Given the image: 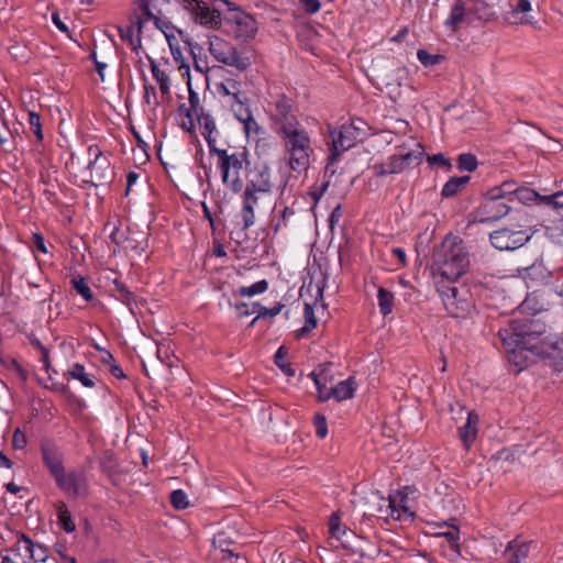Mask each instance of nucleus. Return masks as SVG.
Masks as SVG:
<instances>
[{
	"label": "nucleus",
	"mask_w": 563,
	"mask_h": 563,
	"mask_svg": "<svg viewBox=\"0 0 563 563\" xmlns=\"http://www.w3.org/2000/svg\"><path fill=\"white\" fill-rule=\"evenodd\" d=\"M545 323L533 316L512 318L508 325L498 331V335L509 361L521 365V355L528 351L537 355L550 354L549 343L551 339L545 334Z\"/></svg>",
	"instance_id": "obj_1"
},
{
	"label": "nucleus",
	"mask_w": 563,
	"mask_h": 563,
	"mask_svg": "<svg viewBox=\"0 0 563 563\" xmlns=\"http://www.w3.org/2000/svg\"><path fill=\"white\" fill-rule=\"evenodd\" d=\"M194 69L188 74L189 104L187 111L190 125L188 132L194 135L200 133L206 142H211V119L205 111L203 103L209 99L210 79L208 59L201 57L202 48L191 46Z\"/></svg>",
	"instance_id": "obj_2"
},
{
	"label": "nucleus",
	"mask_w": 563,
	"mask_h": 563,
	"mask_svg": "<svg viewBox=\"0 0 563 563\" xmlns=\"http://www.w3.org/2000/svg\"><path fill=\"white\" fill-rule=\"evenodd\" d=\"M433 274L439 275L438 280L456 282L470 268V252L464 241L452 233L446 234L441 243L433 249Z\"/></svg>",
	"instance_id": "obj_3"
},
{
	"label": "nucleus",
	"mask_w": 563,
	"mask_h": 563,
	"mask_svg": "<svg viewBox=\"0 0 563 563\" xmlns=\"http://www.w3.org/2000/svg\"><path fill=\"white\" fill-rule=\"evenodd\" d=\"M282 141L288 166L295 172L306 170L313 153L311 137L303 126L276 134Z\"/></svg>",
	"instance_id": "obj_4"
},
{
	"label": "nucleus",
	"mask_w": 563,
	"mask_h": 563,
	"mask_svg": "<svg viewBox=\"0 0 563 563\" xmlns=\"http://www.w3.org/2000/svg\"><path fill=\"white\" fill-rule=\"evenodd\" d=\"M221 29L228 35L246 42L253 38L257 32V23L249 13L236 8H229L222 15L213 9V30Z\"/></svg>",
	"instance_id": "obj_5"
},
{
	"label": "nucleus",
	"mask_w": 563,
	"mask_h": 563,
	"mask_svg": "<svg viewBox=\"0 0 563 563\" xmlns=\"http://www.w3.org/2000/svg\"><path fill=\"white\" fill-rule=\"evenodd\" d=\"M295 100L285 93H277L268 103V119L275 134L302 126L298 119Z\"/></svg>",
	"instance_id": "obj_6"
},
{
	"label": "nucleus",
	"mask_w": 563,
	"mask_h": 563,
	"mask_svg": "<svg viewBox=\"0 0 563 563\" xmlns=\"http://www.w3.org/2000/svg\"><path fill=\"white\" fill-rule=\"evenodd\" d=\"M454 283L437 280L435 287L448 313L454 318H466L474 308L472 295L466 287H457Z\"/></svg>",
	"instance_id": "obj_7"
},
{
	"label": "nucleus",
	"mask_w": 563,
	"mask_h": 563,
	"mask_svg": "<svg viewBox=\"0 0 563 563\" xmlns=\"http://www.w3.org/2000/svg\"><path fill=\"white\" fill-rule=\"evenodd\" d=\"M355 122L363 123L362 119H352L349 123H344L339 128L330 130V136L332 140V147L330 155L328 156V164L325 166V173L330 172L334 174V169H331L334 163H336L340 156L352 148L358 141L362 140L364 130L360 126H355Z\"/></svg>",
	"instance_id": "obj_8"
},
{
	"label": "nucleus",
	"mask_w": 563,
	"mask_h": 563,
	"mask_svg": "<svg viewBox=\"0 0 563 563\" xmlns=\"http://www.w3.org/2000/svg\"><path fill=\"white\" fill-rule=\"evenodd\" d=\"M208 144L209 152L206 154L202 148H199L196 154V159L199 163V170L197 172L196 178L188 186L189 199L197 201L203 208L206 219L211 222V211L207 205V195L211 188L210 172L211 165V143Z\"/></svg>",
	"instance_id": "obj_9"
},
{
	"label": "nucleus",
	"mask_w": 563,
	"mask_h": 563,
	"mask_svg": "<svg viewBox=\"0 0 563 563\" xmlns=\"http://www.w3.org/2000/svg\"><path fill=\"white\" fill-rule=\"evenodd\" d=\"M213 154L218 156V167L223 184L229 186L234 192H239L243 187L240 172L247 158L246 151L242 150L229 153L227 150H220L213 146Z\"/></svg>",
	"instance_id": "obj_10"
},
{
	"label": "nucleus",
	"mask_w": 563,
	"mask_h": 563,
	"mask_svg": "<svg viewBox=\"0 0 563 563\" xmlns=\"http://www.w3.org/2000/svg\"><path fill=\"white\" fill-rule=\"evenodd\" d=\"M493 5L489 2H456L452 8L451 14L445 21V25L455 32L460 24H467L478 21H488L495 16Z\"/></svg>",
	"instance_id": "obj_11"
},
{
	"label": "nucleus",
	"mask_w": 563,
	"mask_h": 563,
	"mask_svg": "<svg viewBox=\"0 0 563 563\" xmlns=\"http://www.w3.org/2000/svg\"><path fill=\"white\" fill-rule=\"evenodd\" d=\"M417 151L405 152L402 148L399 153L391 155L387 163L376 167L378 168L376 174L378 176L399 174L412 165H419L423 155V148L420 144H417Z\"/></svg>",
	"instance_id": "obj_12"
},
{
	"label": "nucleus",
	"mask_w": 563,
	"mask_h": 563,
	"mask_svg": "<svg viewBox=\"0 0 563 563\" xmlns=\"http://www.w3.org/2000/svg\"><path fill=\"white\" fill-rule=\"evenodd\" d=\"M509 202L487 191L479 207L475 210V220L485 223L501 219L510 211Z\"/></svg>",
	"instance_id": "obj_13"
},
{
	"label": "nucleus",
	"mask_w": 563,
	"mask_h": 563,
	"mask_svg": "<svg viewBox=\"0 0 563 563\" xmlns=\"http://www.w3.org/2000/svg\"><path fill=\"white\" fill-rule=\"evenodd\" d=\"M213 58L239 70L246 69L251 64L250 59L241 56L235 47L216 36H213Z\"/></svg>",
	"instance_id": "obj_14"
},
{
	"label": "nucleus",
	"mask_w": 563,
	"mask_h": 563,
	"mask_svg": "<svg viewBox=\"0 0 563 563\" xmlns=\"http://www.w3.org/2000/svg\"><path fill=\"white\" fill-rule=\"evenodd\" d=\"M489 240L492 245L499 251H512L522 246L529 240V236L523 231L505 228L490 233Z\"/></svg>",
	"instance_id": "obj_15"
},
{
	"label": "nucleus",
	"mask_w": 563,
	"mask_h": 563,
	"mask_svg": "<svg viewBox=\"0 0 563 563\" xmlns=\"http://www.w3.org/2000/svg\"><path fill=\"white\" fill-rule=\"evenodd\" d=\"M538 549L539 544L537 541L517 537L508 542L504 556L507 563H525L530 554L537 552Z\"/></svg>",
	"instance_id": "obj_16"
},
{
	"label": "nucleus",
	"mask_w": 563,
	"mask_h": 563,
	"mask_svg": "<svg viewBox=\"0 0 563 563\" xmlns=\"http://www.w3.org/2000/svg\"><path fill=\"white\" fill-rule=\"evenodd\" d=\"M260 194L268 195L272 190L271 169L266 164H255L246 175V187Z\"/></svg>",
	"instance_id": "obj_17"
},
{
	"label": "nucleus",
	"mask_w": 563,
	"mask_h": 563,
	"mask_svg": "<svg viewBox=\"0 0 563 563\" xmlns=\"http://www.w3.org/2000/svg\"><path fill=\"white\" fill-rule=\"evenodd\" d=\"M56 484L60 489L66 492L71 496H82L87 492V483L82 473L77 471H71L66 473L64 471L56 479Z\"/></svg>",
	"instance_id": "obj_18"
},
{
	"label": "nucleus",
	"mask_w": 563,
	"mask_h": 563,
	"mask_svg": "<svg viewBox=\"0 0 563 563\" xmlns=\"http://www.w3.org/2000/svg\"><path fill=\"white\" fill-rule=\"evenodd\" d=\"M89 152L93 153L95 161L89 164L91 179L96 184H102L112 176L110 163L98 150V147H89Z\"/></svg>",
	"instance_id": "obj_19"
},
{
	"label": "nucleus",
	"mask_w": 563,
	"mask_h": 563,
	"mask_svg": "<svg viewBox=\"0 0 563 563\" xmlns=\"http://www.w3.org/2000/svg\"><path fill=\"white\" fill-rule=\"evenodd\" d=\"M265 194L245 189L243 194L242 219L244 229L252 227L255 222L254 209Z\"/></svg>",
	"instance_id": "obj_20"
},
{
	"label": "nucleus",
	"mask_w": 563,
	"mask_h": 563,
	"mask_svg": "<svg viewBox=\"0 0 563 563\" xmlns=\"http://www.w3.org/2000/svg\"><path fill=\"white\" fill-rule=\"evenodd\" d=\"M218 529L213 536V545L219 542L222 545L225 542H231L238 534L235 520L231 516L223 517L221 521L217 522Z\"/></svg>",
	"instance_id": "obj_21"
},
{
	"label": "nucleus",
	"mask_w": 563,
	"mask_h": 563,
	"mask_svg": "<svg viewBox=\"0 0 563 563\" xmlns=\"http://www.w3.org/2000/svg\"><path fill=\"white\" fill-rule=\"evenodd\" d=\"M478 416L474 411L467 412L466 422L459 428V437L465 450H470L477 435Z\"/></svg>",
	"instance_id": "obj_22"
},
{
	"label": "nucleus",
	"mask_w": 563,
	"mask_h": 563,
	"mask_svg": "<svg viewBox=\"0 0 563 563\" xmlns=\"http://www.w3.org/2000/svg\"><path fill=\"white\" fill-rule=\"evenodd\" d=\"M42 454L44 464L56 479L65 471L60 453L53 448L44 446L42 448Z\"/></svg>",
	"instance_id": "obj_23"
},
{
	"label": "nucleus",
	"mask_w": 563,
	"mask_h": 563,
	"mask_svg": "<svg viewBox=\"0 0 563 563\" xmlns=\"http://www.w3.org/2000/svg\"><path fill=\"white\" fill-rule=\"evenodd\" d=\"M510 10L505 13V20L512 24L518 23H531V19L527 16V13L531 11V2H517L514 5L508 2Z\"/></svg>",
	"instance_id": "obj_24"
},
{
	"label": "nucleus",
	"mask_w": 563,
	"mask_h": 563,
	"mask_svg": "<svg viewBox=\"0 0 563 563\" xmlns=\"http://www.w3.org/2000/svg\"><path fill=\"white\" fill-rule=\"evenodd\" d=\"M377 499L380 503L386 504V507L390 509L389 515L391 517H396L397 519L400 518L401 511H408V498L407 496L401 495L400 493H397L396 495H389L387 499L383 497H377Z\"/></svg>",
	"instance_id": "obj_25"
},
{
	"label": "nucleus",
	"mask_w": 563,
	"mask_h": 563,
	"mask_svg": "<svg viewBox=\"0 0 563 563\" xmlns=\"http://www.w3.org/2000/svg\"><path fill=\"white\" fill-rule=\"evenodd\" d=\"M356 384L353 377L339 382L331 387V397L338 401H343L353 398Z\"/></svg>",
	"instance_id": "obj_26"
},
{
	"label": "nucleus",
	"mask_w": 563,
	"mask_h": 563,
	"mask_svg": "<svg viewBox=\"0 0 563 563\" xmlns=\"http://www.w3.org/2000/svg\"><path fill=\"white\" fill-rule=\"evenodd\" d=\"M471 180V176H460L450 178L442 187L441 196L443 198H452L461 192Z\"/></svg>",
	"instance_id": "obj_27"
},
{
	"label": "nucleus",
	"mask_w": 563,
	"mask_h": 563,
	"mask_svg": "<svg viewBox=\"0 0 563 563\" xmlns=\"http://www.w3.org/2000/svg\"><path fill=\"white\" fill-rule=\"evenodd\" d=\"M439 527H446V531L439 532L440 537L445 538L449 547L456 554H460V529L456 525L448 521H442L438 523Z\"/></svg>",
	"instance_id": "obj_28"
},
{
	"label": "nucleus",
	"mask_w": 563,
	"mask_h": 563,
	"mask_svg": "<svg viewBox=\"0 0 563 563\" xmlns=\"http://www.w3.org/2000/svg\"><path fill=\"white\" fill-rule=\"evenodd\" d=\"M186 9L191 14L192 19L200 24H208L211 22V12L208 2H187Z\"/></svg>",
	"instance_id": "obj_29"
},
{
	"label": "nucleus",
	"mask_w": 563,
	"mask_h": 563,
	"mask_svg": "<svg viewBox=\"0 0 563 563\" xmlns=\"http://www.w3.org/2000/svg\"><path fill=\"white\" fill-rule=\"evenodd\" d=\"M305 324L300 329L295 331L296 339H301L308 335L318 324V320L314 314L313 306L309 302L305 303L303 307Z\"/></svg>",
	"instance_id": "obj_30"
},
{
	"label": "nucleus",
	"mask_w": 563,
	"mask_h": 563,
	"mask_svg": "<svg viewBox=\"0 0 563 563\" xmlns=\"http://www.w3.org/2000/svg\"><path fill=\"white\" fill-rule=\"evenodd\" d=\"M141 15L137 16V25L141 31L143 24L146 21L153 20L155 25L164 31V27H167L168 24L166 22H162L158 14H156L153 9L148 5V2H143L140 7Z\"/></svg>",
	"instance_id": "obj_31"
},
{
	"label": "nucleus",
	"mask_w": 563,
	"mask_h": 563,
	"mask_svg": "<svg viewBox=\"0 0 563 563\" xmlns=\"http://www.w3.org/2000/svg\"><path fill=\"white\" fill-rule=\"evenodd\" d=\"M518 189L519 187L515 181H505L500 186L490 188L489 195H495V197H499L507 202H512Z\"/></svg>",
	"instance_id": "obj_32"
},
{
	"label": "nucleus",
	"mask_w": 563,
	"mask_h": 563,
	"mask_svg": "<svg viewBox=\"0 0 563 563\" xmlns=\"http://www.w3.org/2000/svg\"><path fill=\"white\" fill-rule=\"evenodd\" d=\"M377 300L379 311L383 316H388L393 312L395 305V296L391 291L387 290L384 287H378L377 289Z\"/></svg>",
	"instance_id": "obj_33"
},
{
	"label": "nucleus",
	"mask_w": 563,
	"mask_h": 563,
	"mask_svg": "<svg viewBox=\"0 0 563 563\" xmlns=\"http://www.w3.org/2000/svg\"><path fill=\"white\" fill-rule=\"evenodd\" d=\"M544 195H540L536 190L528 187H519L517 190V195L515 200L523 203V205H543L542 197Z\"/></svg>",
	"instance_id": "obj_34"
},
{
	"label": "nucleus",
	"mask_w": 563,
	"mask_h": 563,
	"mask_svg": "<svg viewBox=\"0 0 563 563\" xmlns=\"http://www.w3.org/2000/svg\"><path fill=\"white\" fill-rule=\"evenodd\" d=\"M283 308H284L283 303H277L276 306H274L272 308H266L258 302L252 303V312H256L257 316L253 319V321L251 322V325H253L258 319H264V318H268V317L273 318V317L277 316L282 311Z\"/></svg>",
	"instance_id": "obj_35"
},
{
	"label": "nucleus",
	"mask_w": 563,
	"mask_h": 563,
	"mask_svg": "<svg viewBox=\"0 0 563 563\" xmlns=\"http://www.w3.org/2000/svg\"><path fill=\"white\" fill-rule=\"evenodd\" d=\"M329 531H330L332 537L336 538L338 540H341L343 548H349V545L346 544V541L343 540L342 538L347 536V534L352 536V532L347 531L345 528L341 527L340 517L338 515H335V514H333L330 517V520H329Z\"/></svg>",
	"instance_id": "obj_36"
},
{
	"label": "nucleus",
	"mask_w": 563,
	"mask_h": 563,
	"mask_svg": "<svg viewBox=\"0 0 563 563\" xmlns=\"http://www.w3.org/2000/svg\"><path fill=\"white\" fill-rule=\"evenodd\" d=\"M217 90L224 97H230V101H238L240 95V84L236 80L228 79L227 82L217 85Z\"/></svg>",
	"instance_id": "obj_37"
},
{
	"label": "nucleus",
	"mask_w": 563,
	"mask_h": 563,
	"mask_svg": "<svg viewBox=\"0 0 563 563\" xmlns=\"http://www.w3.org/2000/svg\"><path fill=\"white\" fill-rule=\"evenodd\" d=\"M0 145L8 153H11L14 150H16L15 137L9 131V129L5 126L1 117H0Z\"/></svg>",
	"instance_id": "obj_38"
},
{
	"label": "nucleus",
	"mask_w": 563,
	"mask_h": 563,
	"mask_svg": "<svg viewBox=\"0 0 563 563\" xmlns=\"http://www.w3.org/2000/svg\"><path fill=\"white\" fill-rule=\"evenodd\" d=\"M68 375L73 379L79 380L85 387H93L95 380L92 376L86 373L85 367L80 364H75L68 372Z\"/></svg>",
	"instance_id": "obj_39"
},
{
	"label": "nucleus",
	"mask_w": 563,
	"mask_h": 563,
	"mask_svg": "<svg viewBox=\"0 0 563 563\" xmlns=\"http://www.w3.org/2000/svg\"><path fill=\"white\" fill-rule=\"evenodd\" d=\"M56 508L58 512V519L63 529L66 532H73L75 530V523L71 520V516L69 510L67 509L66 504L64 501H58Z\"/></svg>",
	"instance_id": "obj_40"
},
{
	"label": "nucleus",
	"mask_w": 563,
	"mask_h": 563,
	"mask_svg": "<svg viewBox=\"0 0 563 563\" xmlns=\"http://www.w3.org/2000/svg\"><path fill=\"white\" fill-rule=\"evenodd\" d=\"M151 70L156 79L157 84L159 85L161 92L163 95L169 93V76L162 70L158 65L155 62H151Z\"/></svg>",
	"instance_id": "obj_41"
},
{
	"label": "nucleus",
	"mask_w": 563,
	"mask_h": 563,
	"mask_svg": "<svg viewBox=\"0 0 563 563\" xmlns=\"http://www.w3.org/2000/svg\"><path fill=\"white\" fill-rule=\"evenodd\" d=\"M268 283L265 279L258 280L251 286H243L239 289V295L242 297H252L258 294H263L267 290Z\"/></svg>",
	"instance_id": "obj_42"
},
{
	"label": "nucleus",
	"mask_w": 563,
	"mask_h": 563,
	"mask_svg": "<svg viewBox=\"0 0 563 563\" xmlns=\"http://www.w3.org/2000/svg\"><path fill=\"white\" fill-rule=\"evenodd\" d=\"M477 165V158L474 154L463 153L457 156V167L460 170L474 172Z\"/></svg>",
	"instance_id": "obj_43"
},
{
	"label": "nucleus",
	"mask_w": 563,
	"mask_h": 563,
	"mask_svg": "<svg viewBox=\"0 0 563 563\" xmlns=\"http://www.w3.org/2000/svg\"><path fill=\"white\" fill-rule=\"evenodd\" d=\"M34 542L24 533L18 534V541L14 545V551L22 555L23 553L26 554L29 558L31 555L32 549H33Z\"/></svg>",
	"instance_id": "obj_44"
},
{
	"label": "nucleus",
	"mask_w": 563,
	"mask_h": 563,
	"mask_svg": "<svg viewBox=\"0 0 563 563\" xmlns=\"http://www.w3.org/2000/svg\"><path fill=\"white\" fill-rule=\"evenodd\" d=\"M418 60L424 66V67H431L434 65L440 64L444 57L439 54H430L429 52L424 49H419L417 53Z\"/></svg>",
	"instance_id": "obj_45"
},
{
	"label": "nucleus",
	"mask_w": 563,
	"mask_h": 563,
	"mask_svg": "<svg viewBox=\"0 0 563 563\" xmlns=\"http://www.w3.org/2000/svg\"><path fill=\"white\" fill-rule=\"evenodd\" d=\"M543 206H547L553 210L563 209V190L553 192L551 195H544L542 197Z\"/></svg>",
	"instance_id": "obj_46"
},
{
	"label": "nucleus",
	"mask_w": 563,
	"mask_h": 563,
	"mask_svg": "<svg viewBox=\"0 0 563 563\" xmlns=\"http://www.w3.org/2000/svg\"><path fill=\"white\" fill-rule=\"evenodd\" d=\"M120 37L122 41L128 42L133 51H137V48L141 46V38H134V32L132 26L128 27H121L118 26Z\"/></svg>",
	"instance_id": "obj_47"
},
{
	"label": "nucleus",
	"mask_w": 563,
	"mask_h": 563,
	"mask_svg": "<svg viewBox=\"0 0 563 563\" xmlns=\"http://www.w3.org/2000/svg\"><path fill=\"white\" fill-rule=\"evenodd\" d=\"M286 351L284 347H279L275 354V364L287 375V376H294L295 369L291 367L290 364L285 362L286 358Z\"/></svg>",
	"instance_id": "obj_48"
},
{
	"label": "nucleus",
	"mask_w": 563,
	"mask_h": 563,
	"mask_svg": "<svg viewBox=\"0 0 563 563\" xmlns=\"http://www.w3.org/2000/svg\"><path fill=\"white\" fill-rule=\"evenodd\" d=\"M73 286L76 289V291L82 296L87 301H90L92 299V292L90 287L88 286L87 282L82 277H76L71 279Z\"/></svg>",
	"instance_id": "obj_49"
},
{
	"label": "nucleus",
	"mask_w": 563,
	"mask_h": 563,
	"mask_svg": "<svg viewBox=\"0 0 563 563\" xmlns=\"http://www.w3.org/2000/svg\"><path fill=\"white\" fill-rule=\"evenodd\" d=\"M220 555L218 556L219 563H249L246 558L234 553L232 550H220Z\"/></svg>",
	"instance_id": "obj_50"
},
{
	"label": "nucleus",
	"mask_w": 563,
	"mask_h": 563,
	"mask_svg": "<svg viewBox=\"0 0 563 563\" xmlns=\"http://www.w3.org/2000/svg\"><path fill=\"white\" fill-rule=\"evenodd\" d=\"M170 504L175 509L181 510L188 507L189 501L184 490L176 489L170 494Z\"/></svg>",
	"instance_id": "obj_51"
},
{
	"label": "nucleus",
	"mask_w": 563,
	"mask_h": 563,
	"mask_svg": "<svg viewBox=\"0 0 563 563\" xmlns=\"http://www.w3.org/2000/svg\"><path fill=\"white\" fill-rule=\"evenodd\" d=\"M235 118L242 123L247 117L253 115L249 107H246L239 98L238 101H230Z\"/></svg>",
	"instance_id": "obj_52"
},
{
	"label": "nucleus",
	"mask_w": 563,
	"mask_h": 563,
	"mask_svg": "<svg viewBox=\"0 0 563 563\" xmlns=\"http://www.w3.org/2000/svg\"><path fill=\"white\" fill-rule=\"evenodd\" d=\"M313 424H314V428H316V434L320 438V439H323L327 437L328 434V424H327V419L323 415H314L313 417Z\"/></svg>",
	"instance_id": "obj_53"
},
{
	"label": "nucleus",
	"mask_w": 563,
	"mask_h": 563,
	"mask_svg": "<svg viewBox=\"0 0 563 563\" xmlns=\"http://www.w3.org/2000/svg\"><path fill=\"white\" fill-rule=\"evenodd\" d=\"M48 558L47 549L40 543H34L29 560L34 562H45Z\"/></svg>",
	"instance_id": "obj_54"
},
{
	"label": "nucleus",
	"mask_w": 563,
	"mask_h": 563,
	"mask_svg": "<svg viewBox=\"0 0 563 563\" xmlns=\"http://www.w3.org/2000/svg\"><path fill=\"white\" fill-rule=\"evenodd\" d=\"M29 124L37 140L41 141L43 139V133L40 115L32 111L29 112Z\"/></svg>",
	"instance_id": "obj_55"
},
{
	"label": "nucleus",
	"mask_w": 563,
	"mask_h": 563,
	"mask_svg": "<svg viewBox=\"0 0 563 563\" xmlns=\"http://www.w3.org/2000/svg\"><path fill=\"white\" fill-rule=\"evenodd\" d=\"M244 132L247 136L258 135L262 131V128L257 123V121L253 118V115L247 117L245 121L242 122Z\"/></svg>",
	"instance_id": "obj_56"
},
{
	"label": "nucleus",
	"mask_w": 563,
	"mask_h": 563,
	"mask_svg": "<svg viewBox=\"0 0 563 563\" xmlns=\"http://www.w3.org/2000/svg\"><path fill=\"white\" fill-rule=\"evenodd\" d=\"M26 437L24 433L16 429L13 434L12 445L15 450H22L26 445Z\"/></svg>",
	"instance_id": "obj_57"
},
{
	"label": "nucleus",
	"mask_w": 563,
	"mask_h": 563,
	"mask_svg": "<svg viewBox=\"0 0 563 563\" xmlns=\"http://www.w3.org/2000/svg\"><path fill=\"white\" fill-rule=\"evenodd\" d=\"M294 214H295V211L291 208L285 207L282 212L280 219L278 220V222L276 224V230L280 229L282 227H287L288 218Z\"/></svg>",
	"instance_id": "obj_58"
},
{
	"label": "nucleus",
	"mask_w": 563,
	"mask_h": 563,
	"mask_svg": "<svg viewBox=\"0 0 563 563\" xmlns=\"http://www.w3.org/2000/svg\"><path fill=\"white\" fill-rule=\"evenodd\" d=\"M9 368H12L16 372V374L23 379L25 380L26 379V374L24 372V369L20 366V364L13 360V358H9L8 362H3Z\"/></svg>",
	"instance_id": "obj_59"
},
{
	"label": "nucleus",
	"mask_w": 563,
	"mask_h": 563,
	"mask_svg": "<svg viewBox=\"0 0 563 563\" xmlns=\"http://www.w3.org/2000/svg\"><path fill=\"white\" fill-rule=\"evenodd\" d=\"M34 246L42 253H47V247L45 245L44 238L40 233H33L32 236Z\"/></svg>",
	"instance_id": "obj_60"
},
{
	"label": "nucleus",
	"mask_w": 563,
	"mask_h": 563,
	"mask_svg": "<svg viewBox=\"0 0 563 563\" xmlns=\"http://www.w3.org/2000/svg\"><path fill=\"white\" fill-rule=\"evenodd\" d=\"M429 163L438 164L444 167H451L450 161L446 159L442 154H434L428 157Z\"/></svg>",
	"instance_id": "obj_61"
},
{
	"label": "nucleus",
	"mask_w": 563,
	"mask_h": 563,
	"mask_svg": "<svg viewBox=\"0 0 563 563\" xmlns=\"http://www.w3.org/2000/svg\"><path fill=\"white\" fill-rule=\"evenodd\" d=\"M408 33H409V29H408V26H404V27H401V29L397 32V34H396V35H394V36H391V37H390V41H391V42H395V43H401V42H404V41H405V38L407 37Z\"/></svg>",
	"instance_id": "obj_62"
},
{
	"label": "nucleus",
	"mask_w": 563,
	"mask_h": 563,
	"mask_svg": "<svg viewBox=\"0 0 563 563\" xmlns=\"http://www.w3.org/2000/svg\"><path fill=\"white\" fill-rule=\"evenodd\" d=\"M52 20L59 31L69 35V30H68L67 25L60 20L59 15L57 13H53Z\"/></svg>",
	"instance_id": "obj_63"
},
{
	"label": "nucleus",
	"mask_w": 563,
	"mask_h": 563,
	"mask_svg": "<svg viewBox=\"0 0 563 563\" xmlns=\"http://www.w3.org/2000/svg\"><path fill=\"white\" fill-rule=\"evenodd\" d=\"M555 290L560 296H563V268L558 271V273H556Z\"/></svg>",
	"instance_id": "obj_64"
}]
</instances>
